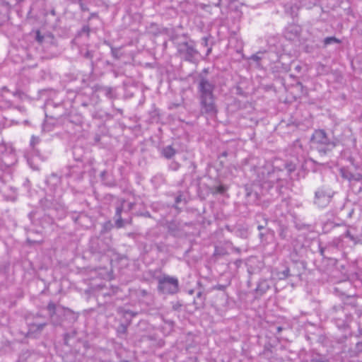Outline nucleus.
<instances>
[{
  "label": "nucleus",
  "instance_id": "obj_1",
  "mask_svg": "<svg viewBox=\"0 0 362 362\" xmlns=\"http://www.w3.org/2000/svg\"><path fill=\"white\" fill-rule=\"evenodd\" d=\"M257 179L252 184L245 185V197L249 202L257 204L262 197L269 194L272 197L281 193L286 182L281 178L283 171L275 168L270 163L255 168Z\"/></svg>",
  "mask_w": 362,
  "mask_h": 362
},
{
  "label": "nucleus",
  "instance_id": "obj_2",
  "mask_svg": "<svg viewBox=\"0 0 362 362\" xmlns=\"http://www.w3.org/2000/svg\"><path fill=\"white\" fill-rule=\"evenodd\" d=\"M209 68H204L197 74L194 79L197 86V98L199 102V112L203 116L216 117L218 109L214 91L216 81L209 78Z\"/></svg>",
  "mask_w": 362,
  "mask_h": 362
},
{
  "label": "nucleus",
  "instance_id": "obj_3",
  "mask_svg": "<svg viewBox=\"0 0 362 362\" xmlns=\"http://www.w3.org/2000/svg\"><path fill=\"white\" fill-rule=\"evenodd\" d=\"M48 107L59 110L52 112L50 118L55 119L54 124L61 126L69 134L79 132L82 128L83 117L80 114L69 113L64 115V108L62 104L49 103Z\"/></svg>",
  "mask_w": 362,
  "mask_h": 362
},
{
  "label": "nucleus",
  "instance_id": "obj_4",
  "mask_svg": "<svg viewBox=\"0 0 362 362\" xmlns=\"http://www.w3.org/2000/svg\"><path fill=\"white\" fill-rule=\"evenodd\" d=\"M339 140L334 136H329L324 129H315L310 138L311 146L320 155L331 152L338 144Z\"/></svg>",
  "mask_w": 362,
  "mask_h": 362
},
{
  "label": "nucleus",
  "instance_id": "obj_5",
  "mask_svg": "<svg viewBox=\"0 0 362 362\" xmlns=\"http://www.w3.org/2000/svg\"><path fill=\"white\" fill-rule=\"evenodd\" d=\"M83 149L79 146L73 148L74 163L66 167L65 176L74 180H81L86 173V165L83 160Z\"/></svg>",
  "mask_w": 362,
  "mask_h": 362
},
{
  "label": "nucleus",
  "instance_id": "obj_6",
  "mask_svg": "<svg viewBox=\"0 0 362 362\" xmlns=\"http://www.w3.org/2000/svg\"><path fill=\"white\" fill-rule=\"evenodd\" d=\"M47 310L51 322L54 325H60L64 321V317H69L73 320H76L75 313L69 308H65L61 305H57L54 302L50 301L47 305Z\"/></svg>",
  "mask_w": 362,
  "mask_h": 362
},
{
  "label": "nucleus",
  "instance_id": "obj_7",
  "mask_svg": "<svg viewBox=\"0 0 362 362\" xmlns=\"http://www.w3.org/2000/svg\"><path fill=\"white\" fill-rule=\"evenodd\" d=\"M158 281V292L165 295H174L180 290L179 280L175 276L163 274L156 278Z\"/></svg>",
  "mask_w": 362,
  "mask_h": 362
},
{
  "label": "nucleus",
  "instance_id": "obj_8",
  "mask_svg": "<svg viewBox=\"0 0 362 362\" xmlns=\"http://www.w3.org/2000/svg\"><path fill=\"white\" fill-rule=\"evenodd\" d=\"M177 52L184 60L190 63L196 62L199 56V52L196 48V42L192 40L179 42L177 45Z\"/></svg>",
  "mask_w": 362,
  "mask_h": 362
},
{
  "label": "nucleus",
  "instance_id": "obj_9",
  "mask_svg": "<svg viewBox=\"0 0 362 362\" xmlns=\"http://www.w3.org/2000/svg\"><path fill=\"white\" fill-rule=\"evenodd\" d=\"M110 239L93 237L90 240L88 250L97 259L105 255L111 250Z\"/></svg>",
  "mask_w": 362,
  "mask_h": 362
},
{
  "label": "nucleus",
  "instance_id": "obj_10",
  "mask_svg": "<svg viewBox=\"0 0 362 362\" xmlns=\"http://www.w3.org/2000/svg\"><path fill=\"white\" fill-rule=\"evenodd\" d=\"M125 199H122L120 200V204L116 206L115 214L114 216L115 226L117 228H124L126 225H132V216L131 214L128 216L127 218H123L122 217V213L124 212L125 214H128L130 212L135 206V202H129L127 204V209H124V204L125 203Z\"/></svg>",
  "mask_w": 362,
  "mask_h": 362
},
{
  "label": "nucleus",
  "instance_id": "obj_11",
  "mask_svg": "<svg viewBox=\"0 0 362 362\" xmlns=\"http://www.w3.org/2000/svg\"><path fill=\"white\" fill-rule=\"evenodd\" d=\"M331 313L336 325L339 329H345L352 320L351 310H346L341 304L334 305Z\"/></svg>",
  "mask_w": 362,
  "mask_h": 362
},
{
  "label": "nucleus",
  "instance_id": "obj_12",
  "mask_svg": "<svg viewBox=\"0 0 362 362\" xmlns=\"http://www.w3.org/2000/svg\"><path fill=\"white\" fill-rule=\"evenodd\" d=\"M117 313L122 315L124 318H125L127 323H121L118 325L117 328V333L118 337H123L127 334V327L130 325L132 320L133 317H136L138 314L137 312H134L129 309H126L122 307H119L117 308Z\"/></svg>",
  "mask_w": 362,
  "mask_h": 362
},
{
  "label": "nucleus",
  "instance_id": "obj_13",
  "mask_svg": "<svg viewBox=\"0 0 362 362\" xmlns=\"http://www.w3.org/2000/svg\"><path fill=\"white\" fill-rule=\"evenodd\" d=\"M66 216V211L64 206L59 202V204H56V206L50 211L49 214H45L42 218V227H45L44 225V222L47 224L52 225L54 222V218L57 219H62Z\"/></svg>",
  "mask_w": 362,
  "mask_h": 362
},
{
  "label": "nucleus",
  "instance_id": "obj_14",
  "mask_svg": "<svg viewBox=\"0 0 362 362\" xmlns=\"http://www.w3.org/2000/svg\"><path fill=\"white\" fill-rule=\"evenodd\" d=\"M347 238L343 237V233L338 238H335L328 243L325 247L320 246V253L324 258H330L328 255L330 250H340L342 247L343 240Z\"/></svg>",
  "mask_w": 362,
  "mask_h": 362
},
{
  "label": "nucleus",
  "instance_id": "obj_15",
  "mask_svg": "<svg viewBox=\"0 0 362 362\" xmlns=\"http://www.w3.org/2000/svg\"><path fill=\"white\" fill-rule=\"evenodd\" d=\"M332 197L322 189H317L315 193V204L320 207L326 206L330 202Z\"/></svg>",
  "mask_w": 362,
  "mask_h": 362
},
{
  "label": "nucleus",
  "instance_id": "obj_16",
  "mask_svg": "<svg viewBox=\"0 0 362 362\" xmlns=\"http://www.w3.org/2000/svg\"><path fill=\"white\" fill-rule=\"evenodd\" d=\"M291 271L287 263H284L276 267L273 272V276L278 280H285L291 277Z\"/></svg>",
  "mask_w": 362,
  "mask_h": 362
},
{
  "label": "nucleus",
  "instance_id": "obj_17",
  "mask_svg": "<svg viewBox=\"0 0 362 362\" xmlns=\"http://www.w3.org/2000/svg\"><path fill=\"white\" fill-rule=\"evenodd\" d=\"M185 225H187V223H182L178 220H172L167 223L168 231L173 236H179L182 233Z\"/></svg>",
  "mask_w": 362,
  "mask_h": 362
},
{
  "label": "nucleus",
  "instance_id": "obj_18",
  "mask_svg": "<svg viewBox=\"0 0 362 362\" xmlns=\"http://www.w3.org/2000/svg\"><path fill=\"white\" fill-rule=\"evenodd\" d=\"M301 33V28L296 24L288 25L284 32L285 37L288 40H294L298 38Z\"/></svg>",
  "mask_w": 362,
  "mask_h": 362
},
{
  "label": "nucleus",
  "instance_id": "obj_19",
  "mask_svg": "<svg viewBox=\"0 0 362 362\" xmlns=\"http://www.w3.org/2000/svg\"><path fill=\"white\" fill-rule=\"evenodd\" d=\"M57 199H54L51 195H47L40 200V205L44 210L47 211V214L56 206V204H59Z\"/></svg>",
  "mask_w": 362,
  "mask_h": 362
},
{
  "label": "nucleus",
  "instance_id": "obj_20",
  "mask_svg": "<svg viewBox=\"0 0 362 362\" xmlns=\"http://www.w3.org/2000/svg\"><path fill=\"white\" fill-rule=\"evenodd\" d=\"M96 91L103 93L107 98L114 100L117 98L116 88L110 86H95Z\"/></svg>",
  "mask_w": 362,
  "mask_h": 362
},
{
  "label": "nucleus",
  "instance_id": "obj_21",
  "mask_svg": "<svg viewBox=\"0 0 362 362\" xmlns=\"http://www.w3.org/2000/svg\"><path fill=\"white\" fill-rule=\"evenodd\" d=\"M341 305L346 310H351L352 314L353 310H356L358 305L356 299L353 296L346 297Z\"/></svg>",
  "mask_w": 362,
  "mask_h": 362
},
{
  "label": "nucleus",
  "instance_id": "obj_22",
  "mask_svg": "<svg viewBox=\"0 0 362 362\" xmlns=\"http://www.w3.org/2000/svg\"><path fill=\"white\" fill-rule=\"evenodd\" d=\"M270 288L269 284L267 280L262 279L260 280L255 288V292L259 295L262 296Z\"/></svg>",
  "mask_w": 362,
  "mask_h": 362
},
{
  "label": "nucleus",
  "instance_id": "obj_23",
  "mask_svg": "<svg viewBox=\"0 0 362 362\" xmlns=\"http://www.w3.org/2000/svg\"><path fill=\"white\" fill-rule=\"evenodd\" d=\"M160 153L165 158L171 159L176 154L177 151L171 145H168L163 147Z\"/></svg>",
  "mask_w": 362,
  "mask_h": 362
},
{
  "label": "nucleus",
  "instance_id": "obj_24",
  "mask_svg": "<svg viewBox=\"0 0 362 362\" xmlns=\"http://www.w3.org/2000/svg\"><path fill=\"white\" fill-rule=\"evenodd\" d=\"M47 325V323H30L28 325V333L30 334H40L45 327Z\"/></svg>",
  "mask_w": 362,
  "mask_h": 362
},
{
  "label": "nucleus",
  "instance_id": "obj_25",
  "mask_svg": "<svg viewBox=\"0 0 362 362\" xmlns=\"http://www.w3.org/2000/svg\"><path fill=\"white\" fill-rule=\"evenodd\" d=\"M46 184L51 187H54L60 183V177L54 173L51 174L47 177Z\"/></svg>",
  "mask_w": 362,
  "mask_h": 362
},
{
  "label": "nucleus",
  "instance_id": "obj_26",
  "mask_svg": "<svg viewBox=\"0 0 362 362\" xmlns=\"http://www.w3.org/2000/svg\"><path fill=\"white\" fill-rule=\"evenodd\" d=\"M71 4H78L80 6L81 11L83 12L88 11L89 8L88 4L90 0H65Z\"/></svg>",
  "mask_w": 362,
  "mask_h": 362
},
{
  "label": "nucleus",
  "instance_id": "obj_27",
  "mask_svg": "<svg viewBox=\"0 0 362 362\" xmlns=\"http://www.w3.org/2000/svg\"><path fill=\"white\" fill-rule=\"evenodd\" d=\"M278 233H279V236L280 237L281 239L285 240H289L290 234H289V230L287 227L282 226V225L280 226Z\"/></svg>",
  "mask_w": 362,
  "mask_h": 362
},
{
  "label": "nucleus",
  "instance_id": "obj_28",
  "mask_svg": "<svg viewBox=\"0 0 362 362\" xmlns=\"http://www.w3.org/2000/svg\"><path fill=\"white\" fill-rule=\"evenodd\" d=\"M16 160L14 154L10 153L9 156L4 154L2 158V162L4 163L6 168H8L12 165Z\"/></svg>",
  "mask_w": 362,
  "mask_h": 362
},
{
  "label": "nucleus",
  "instance_id": "obj_29",
  "mask_svg": "<svg viewBox=\"0 0 362 362\" xmlns=\"http://www.w3.org/2000/svg\"><path fill=\"white\" fill-rule=\"evenodd\" d=\"M235 235L242 238H247L248 236L247 229L243 226H239L234 229Z\"/></svg>",
  "mask_w": 362,
  "mask_h": 362
},
{
  "label": "nucleus",
  "instance_id": "obj_30",
  "mask_svg": "<svg viewBox=\"0 0 362 362\" xmlns=\"http://www.w3.org/2000/svg\"><path fill=\"white\" fill-rule=\"evenodd\" d=\"M100 176L103 182L105 183V185L108 187H115L117 185L115 180L108 179V177H107V173L105 171L102 172Z\"/></svg>",
  "mask_w": 362,
  "mask_h": 362
},
{
  "label": "nucleus",
  "instance_id": "obj_31",
  "mask_svg": "<svg viewBox=\"0 0 362 362\" xmlns=\"http://www.w3.org/2000/svg\"><path fill=\"white\" fill-rule=\"evenodd\" d=\"M340 173L344 179L348 180L350 182L354 180V173L350 172L348 169L345 168H341Z\"/></svg>",
  "mask_w": 362,
  "mask_h": 362
},
{
  "label": "nucleus",
  "instance_id": "obj_32",
  "mask_svg": "<svg viewBox=\"0 0 362 362\" xmlns=\"http://www.w3.org/2000/svg\"><path fill=\"white\" fill-rule=\"evenodd\" d=\"M334 43L340 44L341 40L334 36L327 37L323 40L324 47H326L329 45L334 44Z\"/></svg>",
  "mask_w": 362,
  "mask_h": 362
},
{
  "label": "nucleus",
  "instance_id": "obj_33",
  "mask_svg": "<svg viewBox=\"0 0 362 362\" xmlns=\"http://www.w3.org/2000/svg\"><path fill=\"white\" fill-rule=\"evenodd\" d=\"M311 362H329V360L325 358V356L313 353L310 356Z\"/></svg>",
  "mask_w": 362,
  "mask_h": 362
},
{
  "label": "nucleus",
  "instance_id": "obj_34",
  "mask_svg": "<svg viewBox=\"0 0 362 362\" xmlns=\"http://www.w3.org/2000/svg\"><path fill=\"white\" fill-rule=\"evenodd\" d=\"M288 268L291 271V276H300V271L298 269L297 263H292L291 265H288Z\"/></svg>",
  "mask_w": 362,
  "mask_h": 362
},
{
  "label": "nucleus",
  "instance_id": "obj_35",
  "mask_svg": "<svg viewBox=\"0 0 362 362\" xmlns=\"http://www.w3.org/2000/svg\"><path fill=\"white\" fill-rule=\"evenodd\" d=\"M204 297L203 296V293H202V292L199 291L197 293L196 299L194 300V304L197 307H200L204 305Z\"/></svg>",
  "mask_w": 362,
  "mask_h": 362
},
{
  "label": "nucleus",
  "instance_id": "obj_36",
  "mask_svg": "<svg viewBox=\"0 0 362 362\" xmlns=\"http://www.w3.org/2000/svg\"><path fill=\"white\" fill-rule=\"evenodd\" d=\"M115 227V224L113 225L112 223L111 222V221H105V223H103V224L102 225V229H101V233H107L109 231H110L113 227Z\"/></svg>",
  "mask_w": 362,
  "mask_h": 362
},
{
  "label": "nucleus",
  "instance_id": "obj_37",
  "mask_svg": "<svg viewBox=\"0 0 362 362\" xmlns=\"http://www.w3.org/2000/svg\"><path fill=\"white\" fill-rule=\"evenodd\" d=\"M227 191V187L224 185H218L213 188V194H223Z\"/></svg>",
  "mask_w": 362,
  "mask_h": 362
},
{
  "label": "nucleus",
  "instance_id": "obj_38",
  "mask_svg": "<svg viewBox=\"0 0 362 362\" xmlns=\"http://www.w3.org/2000/svg\"><path fill=\"white\" fill-rule=\"evenodd\" d=\"M226 254V250L223 247L216 246L213 255L216 257L223 256Z\"/></svg>",
  "mask_w": 362,
  "mask_h": 362
},
{
  "label": "nucleus",
  "instance_id": "obj_39",
  "mask_svg": "<svg viewBox=\"0 0 362 362\" xmlns=\"http://www.w3.org/2000/svg\"><path fill=\"white\" fill-rule=\"evenodd\" d=\"M226 288V285L217 284V285L214 286L211 289L222 291H223L222 297L224 298L225 299H226L228 296H227L226 293L225 292Z\"/></svg>",
  "mask_w": 362,
  "mask_h": 362
},
{
  "label": "nucleus",
  "instance_id": "obj_40",
  "mask_svg": "<svg viewBox=\"0 0 362 362\" xmlns=\"http://www.w3.org/2000/svg\"><path fill=\"white\" fill-rule=\"evenodd\" d=\"M293 146L296 149L297 153H299L303 151V146L300 139L295 140L293 143Z\"/></svg>",
  "mask_w": 362,
  "mask_h": 362
},
{
  "label": "nucleus",
  "instance_id": "obj_41",
  "mask_svg": "<svg viewBox=\"0 0 362 362\" xmlns=\"http://www.w3.org/2000/svg\"><path fill=\"white\" fill-rule=\"evenodd\" d=\"M180 164L175 160L171 161L168 165V168L173 171H177L180 169Z\"/></svg>",
  "mask_w": 362,
  "mask_h": 362
},
{
  "label": "nucleus",
  "instance_id": "obj_42",
  "mask_svg": "<svg viewBox=\"0 0 362 362\" xmlns=\"http://www.w3.org/2000/svg\"><path fill=\"white\" fill-rule=\"evenodd\" d=\"M211 38V35L204 36L201 39V45L207 47L210 46L209 40Z\"/></svg>",
  "mask_w": 362,
  "mask_h": 362
},
{
  "label": "nucleus",
  "instance_id": "obj_43",
  "mask_svg": "<svg viewBox=\"0 0 362 362\" xmlns=\"http://www.w3.org/2000/svg\"><path fill=\"white\" fill-rule=\"evenodd\" d=\"M82 56L88 59H92L93 57V52L91 50L86 49L85 52H81Z\"/></svg>",
  "mask_w": 362,
  "mask_h": 362
},
{
  "label": "nucleus",
  "instance_id": "obj_44",
  "mask_svg": "<svg viewBox=\"0 0 362 362\" xmlns=\"http://www.w3.org/2000/svg\"><path fill=\"white\" fill-rule=\"evenodd\" d=\"M183 200L182 199V195L180 194L179 195H177L176 197H175V204L173 205V207L176 209H177L179 211H180V209H179L178 207V204Z\"/></svg>",
  "mask_w": 362,
  "mask_h": 362
},
{
  "label": "nucleus",
  "instance_id": "obj_45",
  "mask_svg": "<svg viewBox=\"0 0 362 362\" xmlns=\"http://www.w3.org/2000/svg\"><path fill=\"white\" fill-rule=\"evenodd\" d=\"M75 335H76V332L64 334V344L67 345L69 339L71 337H74Z\"/></svg>",
  "mask_w": 362,
  "mask_h": 362
},
{
  "label": "nucleus",
  "instance_id": "obj_46",
  "mask_svg": "<svg viewBox=\"0 0 362 362\" xmlns=\"http://www.w3.org/2000/svg\"><path fill=\"white\" fill-rule=\"evenodd\" d=\"M139 296L144 298H149L151 297V293L148 291L142 289L139 291Z\"/></svg>",
  "mask_w": 362,
  "mask_h": 362
},
{
  "label": "nucleus",
  "instance_id": "obj_47",
  "mask_svg": "<svg viewBox=\"0 0 362 362\" xmlns=\"http://www.w3.org/2000/svg\"><path fill=\"white\" fill-rule=\"evenodd\" d=\"M40 142L39 137L33 136L30 139V146L34 148L36 144H37Z\"/></svg>",
  "mask_w": 362,
  "mask_h": 362
},
{
  "label": "nucleus",
  "instance_id": "obj_48",
  "mask_svg": "<svg viewBox=\"0 0 362 362\" xmlns=\"http://www.w3.org/2000/svg\"><path fill=\"white\" fill-rule=\"evenodd\" d=\"M35 40L39 42V43H42L43 42V40H44V36L41 35L40 32L39 30H37L36 32V34H35Z\"/></svg>",
  "mask_w": 362,
  "mask_h": 362
},
{
  "label": "nucleus",
  "instance_id": "obj_49",
  "mask_svg": "<svg viewBox=\"0 0 362 362\" xmlns=\"http://www.w3.org/2000/svg\"><path fill=\"white\" fill-rule=\"evenodd\" d=\"M286 168L287 169L288 172L291 173L296 170V166L292 163H288L286 165Z\"/></svg>",
  "mask_w": 362,
  "mask_h": 362
},
{
  "label": "nucleus",
  "instance_id": "obj_50",
  "mask_svg": "<svg viewBox=\"0 0 362 362\" xmlns=\"http://www.w3.org/2000/svg\"><path fill=\"white\" fill-rule=\"evenodd\" d=\"M347 159L350 162V163L354 166L356 169H358L359 168V165L354 163V159L352 156H349Z\"/></svg>",
  "mask_w": 362,
  "mask_h": 362
},
{
  "label": "nucleus",
  "instance_id": "obj_51",
  "mask_svg": "<svg viewBox=\"0 0 362 362\" xmlns=\"http://www.w3.org/2000/svg\"><path fill=\"white\" fill-rule=\"evenodd\" d=\"M354 181H361L362 180V173H356L354 174Z\"/></svg>",
  "mask_w": 362,
  "mask_h": 362
},
{
  "label": "nucleus",
  "instance_id": "obj_52",
  "mask_svg": "<svg viewBox=\"0 0 362 362\" xmlns=\"http://www.w3.org/2000/svg\"><path fill=\"white\" fill-rule=\"evenodd\" d=\"M251 59L254 60L255 62H259L262 59V57L259 56V54H255L252 55Z\"/></svg>",
  "mask_w": 362,
  "mask_h": 362
},
{
  "label": "nucleus",
  "instance_id": "obj_53",
  "mask_svg": "<svg viewBox=\"0 0 362 362\" xmlns=\"http://www.w3.org/2000/svg\"><path fill=\"white\" fill-rule=\"evenodd\" d=\"M356 349L358 352L362 351V340L356 343Z\"/></svg>",
  "mask_w": 362,
  "mask_h": 362
},
{
  "label": "nucleus",
  "instance_id": "obj_54",
  "mask_svg": "<svg viewBox=\"0 0 362 362\" xmlns=\"http://www.w3.org/2000/svg\"><path fill=\"white\" fill-rule=\"evenodd\" d=\"M90 30V29L88 25H84L81 29V32L86 33L88 35H89Z\"/></svg>",
  "mask_w": 362,
  "mask_h": 362
},
{
  "label": "nucleus",
  "instance_id": "obj_55",
  "mask_svg": "<svg viewBox=\"0 0 362 362\" xmlns=\"http://www.w3.org/2000/svg\"><path fill=\"white\" fill-rule=\"evenodd\" d=\"M266 225H267V220L265 219L264 220V224H259L257 226L258 230L261 231L262 230L265 229Z\"/></svg>",
  "mask_w": 362,
  "mask_h": 362
},
{
  "label": "nucleus",
  "instance_id": "obj_56",
  "mask_svg": "<svg viewBox=\"0 0 362 362\" xmlns=\"http://www.w3.org/2000/svg\"><path fill=\"white\" fill-rule=\"evenodd\" d=\"M112 107L114 110H116L119 114H120L121 115H123V110H122V109H121V108H116V107H115L114 103H112Z\"/></svg>",
  "mask_w": 362,
  "mask_h": 362
},
{
  "label": "nucleus",
  "instance_id": "obj_57",
  "mask_svg": "<svg viewBox=\"0 0 362 362\" xmlns=\"http://www.w3.org/2000/svg\"><path fill=\"white\" fill-rule=\"evenodd\" d=\"M212 44L210 46L207 47V50L206 52V56L208 57L212 52Z\"/></svg>",
  "mask_w": 362,
  "mask_h": 362
},
{
  "label": "nucleus",
  "instance_id": "obj_58",
  "mask_svg": "<svg viewBox=\"0 0 362 362\" xmlns=\"http://www.w3.org/2000/svg\"><path fill=\"white\" fill-rule=\"evenodd\" d=\"M96 17H98V13H91L90 14V16L88 17V20L90 21L92 18H96Z\"/></svg>",
  "mask_w": 362,
  "mask_h": 362
},
{
  "label": "nucleus",
  "instance_id": "obj_59",
  "mask_svg": "<svg viewBox=\"0 0 362 362\" xmlns=\"http://www.w3.org/2000/svg\"><path fill=\"white\" fill-rule=\"evenodd\" d=\"M221 0H218L216 3H214V6L219 7L221 6Z\"/></svg>",
  "mask_w": 362,
  "mask_h": 362
},
{
  "label": "nucleus",
  "instance_id": "obj_60",
  "mask_svg": "<svg viewBox=\"0 0 362 362\" xmlns=\"http://www.w3.org/2000/svg\"><path fill=\"white\" fill-rule=\"evenodd\" d=\"M112 73H113V75L115 78L118 77L119 76V72L116 70H112Z\"/></svg>",
  "mask_w": 362,
  "mask_h": 362
},
{
  "label": "nucleus",
  "instance_id": "obj_61",
  "mask_svg": "<svg viewBox=\"0 0 362 362\" xmlns=\"http://www.w3.org/2000/svg\"><path fill=\"white\" fill-rule=\"evenodd\" d=\"M336 250H330V253H329L328 256L330 257L329 259H332V255L334 253Z\"/></svg>",
  "mask_w": 362,
  "mask_h": 362
},
{
  "label": "nucleus",
  "instance_id": "obj_62",
  "mask_svg": "<svg viewBox=\"0 0 362 362\" xmlns=\"http://www.w3.org/2000/svg\"><path fill=\"white\" fill-rule=\"evenodd\" d=\"M81 105H82L83 107H88V106L89 105V103H87V102H83V103H81Z\"/></svg>",
  "mask_w": 362,
  "mask_h": 362
},
{
  "label": "nucleus",
  "instance_id": "obj_63",
  "mask_svg": "<svg viewBox=\"0 0 362 362\" xmlns=\"http://www.w3.org/2000/svg\"><path fill=\"white\" fill-rule=\"evenodd\" d=\"M112 54L114 57H115L116 58L117 57V54H116V50H115L113 48H112Z\"/></svg>",
  "mask_w": 362,
  "mask_h": 362
},
{
  "label": "nucleus",
  "instance_id": "obj_64",
  "mask_svg": "<svg viewBox=\"0 0 362 362\" xmlns=\"http://www.w3.org/2000/svg\"><path fill=\"white\" fill-rule=\"evenodd\" d=\"M296 86H300L302 89L303 88V83L301 82H298Z\"/></svg>",
  "mask_w": 362,
  "mask_h": 362
}]
</instances>
